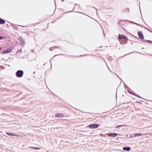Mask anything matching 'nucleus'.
Instances as JSON below:
<instances>
[{
    "instance_id": "1",
    "label": "nucleus",
    "mask_w": 152,
    "mask_h": 152,
    "mask_svg": "<svg viewBox=\"0 0 152 152\" xmlns=\"http://www.w3.org/2000/svg\"><path fill=\"white\" fill-rule=\"evenodd\" d=\"M23 75V72L21 70L18 71L16 73V76L18 77H21Z\"/></svg>"
},
{
    "instance_id": "2",
    "label": "nucleus",
    "mask_w": 152,
    "mask_h": 152,
    "mask_svg": "<svg viewBox=\"0 0 152 152\" xmlns=\"http://www.w3.org/2000/svg\"><path fill=\"white\" fill-rule=\"evenodd\" d=\"M98 125L97 124H93L90 125L89 127L90 129H94L97 128L98 127Z\"/></svg>"
},
{
    "instance_id": "3",
    "label": "nucleus",
    "mask_w": 152,
    "mask_h": 152,
    "mask_svg": "<svg viewBox=\"0 0 152 152\" xmlns=\"http://www.w3.org/2000/svg\"><path fill=\"white\" fill-rule=\"evenodd\" d=\"M64 115L62 113H57L56 114L55 116L58 118L63 117Z\"/></svg>"
},
{
    "instance_id": "4",
    "label": "nucleus",
    "mask_w": 152,
    "mask_h": 152,
    "mask_svg": "<svg viewBox=\"0 0 152 152\" xmlns=\"http://www.w3.org/2000/svg\"><path fill=\"white\" fill-rule=\"evenodd\" d=\"M108 135L110 137H115L117 135V134L116 133H108Z\"/></svg>"
},
{
    "instance_id": "5",
    "label": "nucleus",
    "mask_w": 152,
    "mask_h": 152,
    "mask_svg": "<svg viewBox=\"0 0 152 152\" xmlns=\"http://www.w3.org/2000/svg\"><path fill=\"white\" fill-rule=\"evenodd\" d=\"M138 35L140 38L141 39H144V37L143 34L141 33L140 32H139L138 33Z\"/></svg>"
},
{
    "instance_id": "6",
    "label": "nucleus",
    "mask_w": 152,
    "mask_h": 152,
    "mask_svg": "<svg viewBox=\"0 0 152 152\" xmlns=\"http://www.w3.org/2000/svg\"><path fill=\"white\" fill-rule=\"evenodd\" d=\"M19 40L20 41L21 43L23 45L25 44V42L24 41V40L23 39H22V38L21 37H19Z\"/></svg>"
},
{
    "instance_id": "7",
    "label": "nucleus",
    "mask_w": 152,
    "mask_h": 152,
    "mask_svg": "<svg viewBox=\"0 0 152 152\" xmlns=\"http://www.w3.org/2000/svg\"><path fill=\"white\" fill-rule=\"evenodd\" d=\"M123 150L124 151H129L131 149L130 147H124L123 148Z\"/></svg>"
},
{
    "instance_id": "8",
    "label": "nucleus",
    "mask_w": 152,
    "mask_h": 152,
    "mask_svg": "<svg viewBox=\"0 0 152 152\" xmlns=\"http://www.w3.org/2000/svg\"><path fill=\"white\" fill-rule=\"evenodd\" d=\"M5 22V21L4 20L0 18V23L1 24H4Z\"/></svg>"
},
{
    "instance_id": "9",
    "label": "nucleus",
    "mask_w": 152,
    "mask_h": 152,
    "mask_svg": "<svg viewBox=\"0 0 152 152\" xmlns=\"http://www.w3.org/2000/svg\"><path fill=\"white\" fill-rule=\"evenodd\" d=\"M118 38L119 39H125L126 38V37H125L123 36H121L120 35H119L118 36Z\"/></svg>"
},
{
    "instance_id": "10",
    "label": "nucleus",
    "mask_w": 152,
    "mask_h": 152,
    "mask_svg": "<svg viewBox=\"0 0 152 152\" xmlns=\"http://www.w3.org/2000/svg\"><path fill=\"white\" fill-rule=\"evenodd\" d=\"M3 53H10V50H4L3 51Z\"/></svg>"
},
{
    "instance_id": "11",
    "label": "nucleus",
    "mask_w": 152,
    "mask_h": 152,
    "mask_svg": "<svg viewBox=\"0 0 152 152\" xmlns=\"http://www.w3.org/2000/svg\"><path fill=\"white\" fill-rule=\"evenodd\" d=\"M142 135V134L141 133H136L134 135L135 137L138 136H140Z\"/></svg>"
},
{
    "instance_id": "12",
    "label": "nucleus",
    "mask_w": 152,
    "mask_h": 152,
    "mask_svg": "<svg viewBox=\"0 0 152 152\" xmlns=\"http://www.w3.org/2000/svg\"><path fill=\"white\" fill-rule=\"evenodd\" d=\"M11 136H16V137H19L20 135L18 134H15L13 133H12V135Z\"/></svg>"
},
{
    "instance_id": "13",
    "label": "nucleus",
    "mask_w": 152,
    "mask_h": 152,
    "mask_svg": "<svg viewBox=\"0 0 152 152\" xmlns=\"http://www.w3.org/2000/svg\"><path fill=\"white\" fill-rule=\"evenodd\" d=\"M34 149L35 150H39L41 149V148L39 147H34Z\"/></svg>"
},
{
    "instance_id": "14",
    "label": "nucleus",
    "mask_w": 152,
    "mask_h": 152,
    "mask_svg": "<svg viewBox=\"0 0 152 152\" xmlns=\"http://www.w3.org/2000/svg\"><path fill=\"white\" fill-rule=\"evenodd\" d=\"M6 134L9 135H12V133L9 132H6Z\"/></svg>"
},
{
    "instance_id": "15",
    "label": "nucleus",
    "mask_w": 152,
    "mask_h": 152,
    "mask_svg": "<svg viewBox=\"0 0 152 152\" xmlns=\"http://www.w3.org/2000/svg\"><path fill=\"white\" fill-rule=\"evenodd\" d=\"M147 41L149 43H151L152 44V41L147 40Z\"/></svg>"
},
{
    "instance_id": "16",
    "label": "nucleus",
    "mask_w": 152,
    "mask_h": 152,
    "mask_svg": "<svg viewBox=\"0 0 152 152\" xmlns=\"http://www.w3.org/2000/svg\"><path fill=\"white\" fill-rule=\"evenodd\" d=\"M128 92H129V93H130L131 94H133V93L132 91H128Z\"/></svg>"
},
{
    "instance_id": "17",
    "label": "nucleus",
    "mask_w": 152,
    "mask_h": 152,
    "mask_svg": "<svg viewBox=\"0 0 152 152\" xmlns=\"http://www.w3.org/2000/svg\"><path fill=\"white\" fill-rule=\"evenodd\" d=\"M3 38L2 37H1V36H0V40H1L3 39Z\"/></svg>"
},
{
    "instance_id": "18",
    "label": "nucleus",
    "mask_w": 152,
    "mask_h": 152,
    "mask_svg": "<svg viewBox=\"0 0 152 152\" xmlns=\"http://www.w3.org/2000/svg\"><path fill=\"white\" fill-rule=\"evenodd\" d=\"M121 20H119L118 21V23L119 24L120 23H121Z\"/></svg>"
},
{
    "instance_id": "19",
    "label": "nucleus",
    "mask_w": 152,
    "mask_h": 152,
    "mask_svg": "<svg viewBox=\"0 0 152 152\" xmlns=\"http://www.w3.org/2000/svg\"><path fill=\"white\" fill-rule=\"evenodd\" d=\"M30 148H32L34 149V147H30Z\"/></svg>"
},
{
    "instance_id": "20",
    "label": "nucleus",
    "mask_w": 152,
    "mask_h": 152,
    "mask_svg": "<svg viewBox=\"0 0 152 152\" xmlns=\"http://www.w3.org/2000/svg\"><path fill=\"white\" fill-rule=\"evenodd\" d=\"M2 50L1 48L0 47V51Z\"/></svg>"
},
{
    "instance_id": "21",
    "label": "nucleus",
    "mask_w": 152,
    "mask_h": 152,
    "mask_svg": "<svg viewBox=\"0 0 152 152\" xmlns=\"http://www.w3.org/2000/svg\"><path fill=\"white\" fill-rule=\"evenodd\" d=\"M64 1V0H62V1L63 2Z\"/></svg>"
},
{
    "instance_id": "22",
    "label": "nucleus",
    "mask_w": 152,
    "mask_h": 152,
    "mask_svg": "<svg viewBox=\"0 0 152 152\" xmlns=\"http://www.w3.org/2000/svg\"><path fill=\"white\" fill-rule=\"evenodd\" d=\"M137 97H140V96H139L137 95Z\"/></svg>"
}]
</instances>
